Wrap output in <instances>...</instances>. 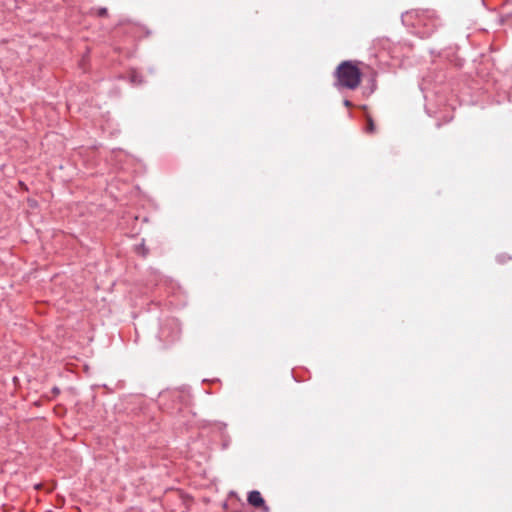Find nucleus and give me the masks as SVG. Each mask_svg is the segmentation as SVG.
Returning <instances> with one entry per match:
<instances>
[{"mask_svg":"<svg viewBox=\"0 0 512 512\" xmlns=\"http://www.w3.org/2000/svg\"><path fill=\"white\" fill-rule=\"evenodd\" d=\"M335 86L355 90L361 83L362 73L356 62L343 61L335 71Z\"/></svg>","mask_w":512,"mask_h":512,"instance_id":"f257e3e1","label":"nucleus"},{"mask_svg":"<svg viewBox=\"0 0 512 512\" xmlns=\"http://www.w3.org/2000/svg\"><path fill=\"white\" fill-rule=\"evenodd\" d=\"M344 104H345V106H347V107H350V106H351V102H350L349 100H345V101H344Z\"/></svg>","mask_w":512,"mask_h":512,"instance_id":"39448f33","label":"nucleus"},{"mask_svg":"<svg viewBox=\"0 0 512 512\" xmlns=\"http://www.w3.org/2000/svg\"><path fill=\"white\" fill-rule=\"evenodd\" d=\"M366 131L368 133H373L375 132V125H374V122L372 120L371 117H367V127H366Z\"/></svg>","mask_w":512,"mask_h":512,"instance_id":"7ed1b4c3","label":"nucleus"},{"mask_svg":"<svg viewBox=\"0 0 512 512\" xmlns=\"http://www.w3.org/2000/svg\"><path fill=\"white\" fill-rule=\"evenodd\" d=\"M248 502L254 507H264L265 510H267V508L265 507L264 499L259 491L250 492L248 495Z\"/></svg>","mask_w":512,"mask_h":512,"instance_id":"f03ea898","label":"nucleus"},{"mask_svg":"<svg viewBox=\"0 0 512 512\" xmlns=\"http://www.w3.org/2000/svg\"><path fill=\"white\" fill-rule=\"evenodd\" d=\"M95 14L99 17H105L107 16V9L106 8H97L94 9Z\"/></svg>","mask_w":512,"mask_h":512,"instance_id":"20e7f679","label":"nucleus"}]
</instances>
